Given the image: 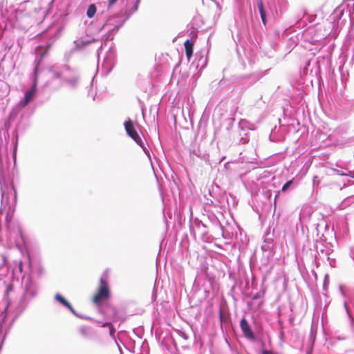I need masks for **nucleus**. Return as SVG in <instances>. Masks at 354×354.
<instances>
[{
    "label": "nucleus",
    "mask_w": 354,
    "mask_h": 354,
    "mask_svg": "<svg viewBox=\"0 0 354 354\" xmlns=\"http://www.w3.org/2000/svg\"><path fill=\"white\" fill-rule=\"evenodd\" d=\"M1 18L2 22L12 23L19 20L17 13H14L12 10L10 11H7L6 14H2L1 15Z\"/></svg>",
    "instance_id": "423d86ee"
},
{
    "label": "nucleus",
    "mask_w": 354,
    "mask_h": 354,
    "mask_svg": "<svg viewBox=\"0 0 354 354\" xmlns=\"http://www.w3.org/2000/svg\"><path fill=\"white\" fill-rule=\"evenodd\" d=\"M203 226H204L205 228H208V227H209V226H208V225H207V224H203Z\"/></svg>",
    "instance_id": "aec40b11"
},
{
    "label": "nucleus",
    "mask_w": 354,
    "mask_h": 354,
    "mask_svg": "<svg viewBox=\"0 0 354 354\" xmlns=\"http://www.w3.org/2000/svg\"><path fill=\"white\" fill-rule=\"evenodd\" d=\"M292 182H293V180H290L287 181V182L283 185V186L282 187L281 190H282L283 192H286V191L288 189V187H289L292 184Z\"/></svg>",
    "instance_id": "f8f14e48"
},
{
    "label": "nucleus",
    "mask_w": 354,
    "mask_h": 354,
    "mask_svg": "<svg viewBox=\"0 0 354 354\" xmlns=\"http://www.w3.org/2000/svg\"><path fill=\"white\" fill-rule=\"evenodd\" d=\"M263 354H272V353L270 351L264 350L263 351Z\"/></svg>",
    "instance_id": "f3484780"
},
{
    "label": "nucleus",
    "mask_w": 354,
    "mask_h": 354,
    "mask_svg": "<svg viewBox=\"0 0 354 354\" xmlns=\"http://www.w3.org/2000/svg\"><path fill=\"white\" fill-rule=\"evenodd\" d=\"M258 8L260 12V15L262 19L263 22H266V12L263 8V4L261 0H259L258 2Z\"/></svg>",
    "instance_id": "9b49d317"
},
{
    "label": "nucleus",
    "mask_w": 354,
    "mask_h": 354,
    "mask_svg": "<svg viewBox=\"0 0 354 354\" xmlns=\"http://www.w3.org/2000/svg\"><path fill=\"white\" fill-rule=\"evenodd\" d=\"M97 11V8L95 4H91L86 11V15L88 18H92L95 16Z\"/></svg>",
    "instance_id": "9d476101"
},
{
    "label": "nucleus",
    "mask_w": 354,
    "mask_h": 354,
    "mask_svg": "<svg viewBox=\"0 0 354 354\" xmlns=\"http://www.w3.org/2000/svg\"><path fill=\"white\" fill-rule=\"evenodd\" d=\"M344 15L343 11H341V12H339V15Z\"/></svg>",
    "instance_id": "412c9836"
},
{
    "label": "nucleus",
    "mask_w": 354,
    "mask_h": 354,
    "mask_svg": "<svg viewBox=\"0 0 354 354\" xmlns=\"http://www.w3.org/2000/svg\"><path fill=\"white\" fill-rule=\"evenodd\" d=\"M37 91V83L35 82L31 88L26 91L24 94V98L19 102V104L21 107H25L33 99Z\"/></svg>",
    "instance_id": "20e7f679"
},
{
    "label": "nucleus",
    "mask_w": 354,
    "mask_h": 354,
    "mask_svg": "<svg viewBox=\"0 0 354 354\" xmlns=\"http://www.w3.org/2000/svg\"><path fill=\"white\" fill-rule=\"evenodd\" d=\"M102 327L109 326L110 327V333L111 334H114L115 329L113 328L111 323L110 322H106L102 325Z\"/></svg>",
    "instance_id": "ddd939ff"
},
{
    "label": "nucleus",
    "mask_w": 354,
    "mask_h": 354,
    "mask_svg": "<svg viewBox=\"0 0 354 354\" xmlns=\"http://www.w3.org/2000/svg\"><path fill=\"white\" fill-rule=\"evenodd\" d=\"M203 235L204 236H207V237H206V240H207V242H210V241H212V237H211V236H207V235H208V232H207V231L204 232L203 233Z\"/></svg>",
    "instance_id": "2eb2a0df"
},
{
    "label": "nucleus",
    "mask_w": 354,
    "mask_h": 354,
    "mask_svg": "<svg viewBox=\"0 0 354 354\" xmlns=\"http://www.w3.org/2000/svg\"><path fill=\"white\" fill-rule=\"evenodd\" d=\"M139 3L140 0H127L125 11L121 17L122 22L128 20L131 15L137 11Z\"/></svg>",
    "instance_id": "f03ea898"
},
{
    "label": "nucleus",
    "mask_w": 354,
    "mask_h": 354,
    "mask_svg": "<svg viewBox=\"0 0 354 354\" xmlns=\"http://www.w3.org/2000/svg\"><path fill=\"white\" fill-rule=\"evenodd\" d=\"M111 297L109 285L106 280L101 278L99 280V287L97 292L92 297V301L95 304L100 305L102 302L107 301Z\"/></svg>",
    "instance_id": "f257e3e1"
},
{
    "label": "nucleus",
    "mask_w": 354,
    "mask_h": 354,
    "mask_svg": "<svg viewBox=\"0 0 354 354\" xmlns=\"http://www.w3.org/2000/svg\"><path fill=\"white\" fill-rule=\"evenodd\" d=\"M184 45H185L186 55H187V58L189 59L193 54L194 44L192 41L187 39L185 41Z\"/></svg>",
    "instance_id": "1a4fd4ad"
},
{
    "label": "nucleus",
    "mask_w": 354,
    "mask_h": 354,
    "mask_svg": "<svg viewBox=\"0 0 354 354\" xmlns=\"http://www.w3.org/2000/svg\"><path fill=\"white\" fill-rule=\"evenodd\" d=\"M86 319H92L91 317H86Z\"/></svg>",
    "instance_id": "4be33fe9"
},
{
    "label": "nucleus",
    "mask_w": 354,
    "mask_h": 354,
    "mask_svg": "<svg viewBox=\"0 0 354 354\" xmlns=\"http://www.w3.org/2000/svg\"><path fill=\"white\" fill-rule=\"evenodd\" d=\"M43 47L41 46H39L37 48H36V50H38L39 49H41Z\"/></svg>",
    "instance_id": "6ab92c4d"
},
{
    "label": "nucleus",
    "mask_w": 354,
    "mask_h": 354,
    "mask_svg": "<svg viewBox=\"0 0 354 354\" xmlns=\"http://www.w3.org/2000/svg\"><path fill=\"white\" fill-rule=\"evenodd\" d=\"M240 327L245 337L248 339H254V335L250 328V326L245 317L242 318L240 322Z\"/></svg>",
    "instance_id": "39448f33"
},
{
    "label": "nucleus",
    "mask_w": 354,
    "mask_h": 354,
    "mask_svg": "<svg viewBox=\"0 0 354 354\" xmlns=\"http://www.w3.org/2000/svg\"><path fill=\"white\" fill-rule=\"evenodd\" d=\"M51 47V44H47L44 48H45V51L44 53L41 55V57H44V55H46L47 53H48V51L49 50V49Z\"/></svg>",
    "instance_id": "4468645a"
},
{
    "label": "nucleus",
    "mask_w": 354,
    "mask_h": 354,
    "mask_svg": "<svg viewBox=\"0 0 354 354\" xmlns=\"http://www.w3.org/2000/svg\"><path fill=\"white\" fill-rule=\"evenodd\" d=\"M118 0H108L109 7L113 6Z\"/></svg>",
    "instance_id": "dca6fc26"
},
{
    "label": "nucleus",
    "mask_w": 354,
    "mask_h": 354,
    "mask_svg": "<svg viewBox=\"0 0 354 354\" xmlns=\"http://www.w3.org/2000/svg\"><path fill=\"white\" fill-rule=\"evenodd\" d=\"M19 269L21 271L22 270V263L21 262H20V264H19Z\"/></svg>",
    "instance_id": "a211bd4d"
},
{
    "label": "nucleus",
    "mask_w": 354,
    "mask_h": 354,
    "mask_svg": "<svg viewBox=\"0 0 354 354\" xmlns=\"http://www.w3.org/2000/svg\"><path fill=\"white\" fill-rule=\"evenodd\" d=\"M55 299L62 305L66 306L67 308H68L71 312H72L74 315H76L75 311L73 308V307L71 305V304L61 295L57 294L55 296Z\"/></svg>",
    "instance_id": "6e6552de"
},
{
    "label": "nucleus",
    "mask_w": 354,
    "mask_h": 354,
    "mask_svg": "<svg viewBox=\"0 0 354 354\" xmlns=\"http://www.w3.org/2000/svg\"><path fill=\"white\" fill-rule=\"evenodd\" d=\"M78 333L82 338L88 339L92 335L93 330L88 326H82L80 327Z\"/></svg>",
    "instance_id": "0eeeda50"
},
{
    "label": "nucleus",
    "mask_w": 354,
    "mask_h": 354,
    "mask_svg": "<svg viewBox=\"0 0 354 354\" xmlns=\"http://www.w3.org/2000/svg\"><path fill=\"white\" fill-rule=\"evenodd\" d=\"M124 125L128 136L131 137L140 146H142L143 144L142 141L137 133L132 120L129 119L124 122Z\"/></svg>",
    "instance_id": "7ed1b4c3"
}]
</instances>
